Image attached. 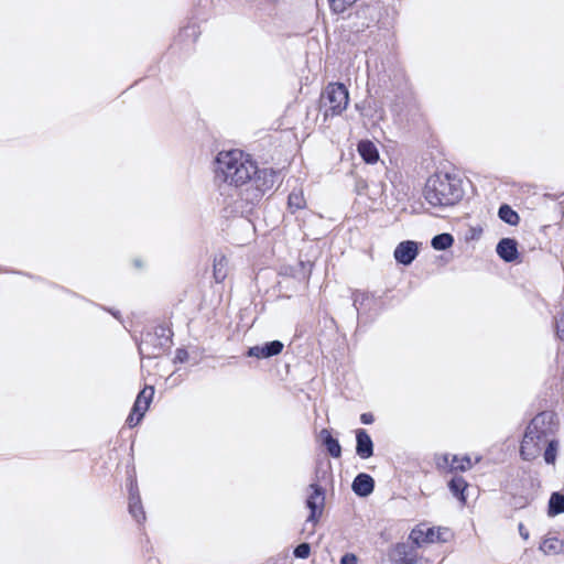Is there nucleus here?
Returning <instances> with one entry per match:
<instances>
[{
	"instance_id": "obj_1",
	"label": "nucleus",
	"mask_w": 564,
	"mask_h": 564,
	"mask_svg": "<svg viewBox=\"0 0 564 564\" xmlns=\"http://www.w3.org/2000/svg\"><path fill=\"white\" fill-rule=\"evenodd\" d=\"M215 181L221 195L232 198L237 213L248 214L274 185V172L259 170L241 150L220 151L214 160Z\"/></svg>"
},
{
	"instance_id": "obj_2",
	"label": "nucleus",
	"mask_w": 564,
	"mask_h": 564,
	"mask_svg": "<svg viewBox=\"0 0 564 564\" xmlns=\"http://www.w3.org/2000/svg\"><path fill=\"white\" fill-rule=\"evenodd\" d=\"M424 198L433 207H448L457 204L463 195L462 181L448 173L430 176L424 187Z\"/></svg>"
},
{
	"instance_id": "obj_3",
	"label": "nucleus",
	"mask_w": 564,
	"mask_h": 564,
	"mask_svg": "<svg viewBox=\"0 0 564 564\" xmlns=\"http://www.w3.org/2000/svg\"><path fill=\"white\" fill-rule=\"evenodd\" d=\"M171 345L170 330L158 327L154 333H147L139 344V352L142 358H158Z\"/></svg>"
},
{
	"instance_id": "obj_4",
	"label": "nucleus",
	"mask_w": 564,
	"mask_h": 564,
	"mask_svg": "<svg viewBox=\"0 0 564 564\" xmlns=\"http://www.w3.org/2000/svg\"><path fill=\"white\" fill-rule=\"evenodd\" d=\"M557 416L554 412L544 411L536 414L527 427L529 435H538L547 442L557 430Z\"/></svg>"
},
{
	"instance_id": "obj_5",
	"label": "nucleus",
	"mask_w": 564,
	"mask_h": 564,
	"mask_svg": "<svg viewBox=\"0 0 564 564\" xmlns=\"http://www.w3.org/2000/svg\"><path fill=\"white\" fill-rule=\"evenodd\" d=\"M324 105L332 115H340L348 106L349 94L344 84L334 83L326 87L324 93Z\"/></svg>"
},
{
	"instance_id": "obj_6",
	"label": "nucleus",
	"mask_w": 564,
	"mask_h": 564,
	"mask_svg": "<svg viewBox=\"0 0 564 564\" xmlns=\"http://www.w3.org/2000/svg\"><path fill=\"white\" fill-rule=\"evenodd\" d=\"M448 533L447 529L442 528H427L425 525H417L414 528L409 539L415 549L420 547L424 543H435L446 541L445 535Z\"/></svg>"
},
{
	"instance_id": "obj_7",
	"label": "nucleus",
	"mask_w": 564,
	"mask_h": 564,
	"mask_svg": "<svg viewBox=\"0 0 564 564\" xmlns=\"http://www.w3.org/2000/svg\"><path fill=\"white\" fill-rule=\"evenodd\" d=\"M308 489L311 492L306 499V506L310 509V516L307 517L306 521L315 524L323 513L325 505V491L317 484H311Z\"/></svg>"
},
{
	"instance_id": "obj_8",
	"label": "nucleus",
	"mask_w": 564,
	"mask_h": 564,
	"mask_svg": "<svg viewBox=\"0 0 564 564\" xmlns=\"http://www.w3.org/2000/svg\"><path fill=\"white\" fill-rule=\"evenodd\" d=\"M544 446V440L538 435H529L525 431L521 442L520 455L524 460H533L540 456Z\"/></svg>"
},
{
	"instance_id": "obj_9",
	"label": "nucleus",
	"mask_w": 564,
	"mask_h": 564,
	"mask_svg": "<svg viewBox=\"0 0 564 564\" xmlns=\"http://www.w3.org/2000/svg\"><path fill=\"white\" fill-rule=\"evenodd\" d=\"M391 560L393 564H421L417 552L410 543H399L395 545Z\"/></svg>"
},
{
	"instance_id": "obj_10",
	"label": "nucleus",
	"mask_w": 564,
	"mask_h": 564,
	"mask_svg": "<svg viewBox=\"0 0 564 564\" xmlns=\"http://www.w3.org/2000/svg\"><path fill=\"white\" fill-rule=\"evenodd\" d=\"M419 254V243L413 240L400 242L393 252L395 261L403 265H410Z\"/></svg>"
},
{
	"instance_id": "obj_11",
	"label": "nucleus",
	"mask_w": 564,
	"mask_h": 564,
	"mask_svg": "<svg viewBox=\"0 0 564 564\" xmlns=\"http://www.w3.org/2000/svg\"><path fill=\"white\" fill-rule=\"evenodd\" d=\"M129 512L139 523L145 520V512L141 503L138 485L134 479L130 480L129 486Z\"/></svg>"
},
{
	"instance_id": "obj_12",
	"label": "nucleus",
	"mask_w": 564,
	"mask_h": 564,
	"mask_svg": "<svg viewBox=\"0 0 564 564\" xmlns=\"http://www.w3.org/2000/svg\"><path fill=\"white\" fill-rule=\"evenodd\" d=\"M283 349V344L280 340H273L264 344L263 346H253L248 350L249 357L269 358L279 355Z\"/></svg>"
},
{
	"instance_id": "obj_13",
	"label": "nucleus",
	"mask_w": 564,
	"mask_h": 564,
	"mask_svg": "<svg viewBox=\"0 0 564 564\" xmlns=\"http://www.w3.org/2000/svg\"><path fill=\"white\" fill-rule=\"evenodd\" d=\"M356 442V453L360 458L367 459L373 455V443L366 430H357Z\"/></svg>"
},
{
	"instance_id": "obj_14",
	"label": "nucleus",
	"mask_w": 564,
	"mask_h": 564,
	"mask_svg": "<svg viewBox=\"0 0 564 564\" xmlns=\"http://www.w3.org/2000/svg\"><path fill=\"white\" fill-rule=\"evenodd\" d=\"M518 243L514 239L503 238L496 248L498 256L506 262H513L518 258Z\"/></svg>"
},
{
	"instance_id": "obj_15",
	"label": "nucleus",
	"mask_w": 564,
	"mask_h": 564,
	"mask_svg": "<svg viewBox=\"0 0 564 564\" xmlns=\"http://www.w3.org/2000/svg\"><path fill=\"white\" fill-rule=\"evenodd\" d=\"M351 488L357 496L367 497L373 491L375 481L370 475L361 473L354 479Z\"/></svg>"
},
{
	"instance_id": "obj_16",
	"label": "nucleus",
	"mask_w": 564,
	"mask_h": 564,
	"mask_svg": "<svg viewBox=\"0 0 564 564\" xmlns=\"http://www.w3.org/2000/svg\"><path fill=\"white\" fill-rule=\"evenodd\" d=\"M153 395V387H145L142 391H140L132 406L134 413L140 414V416H144L152 401Z\"/></svg>"
},
{
	"instance_id": "obj_17",
	"label": "nucleus",
	"mask_w": 564,
	"mask_h": 564,
	"mask_svg": "<svg viewBox=\"0 0 564 564\" xmlns=\"http://www.w3.org/2000/svg\"><path fill=\"white\" fill-rule=\"evenodd\" d=\"M319 438L332 457L338 458L341 455L339 442L334 438L327 429L319 432Z\"/></svg>"
},
{
	"instance_id": "obj_18",
	"label": "nucleus",
	"mask_w": 564,
	"mask_h": 564,
	"mask_svg": "<svg viewBox=\"0 0 564 564\" xmlns=\"http://www.w3.org/2000/svg\"><path fill=\"white\" fill-rule=\"evenodd\" d=\"M358 152L367 163H376L379 159V153L376 145L369 140H362L358 143Z\"/></svg>"
},
{
	"instance_id": "obj_19",
	"label": "nucleus",
	"mask_w": 564,
	"mask_h": 564,
	"mask_svg": "<svg viewBox=\"0 0 564 564\" xmlns=\"http://www.w3.org/2000/svg\"><path fill=\"white\" fill-rule=\"evenodd\" d=\"M214 278L217 283L223 282L228 272V260L225 256L220 254L214 259Z\"/></svg>"
},
{
	"instance_id": "obj_20",
	"label": "nucleus",
	"mask_w": 564,
	"mask_h": 564,
	"mask_svg": "<svg viewBox=\"0 0 564 564\" xmlns=\"http://www.w3.org/2000/svg\"><path fill=\"white\" fill-rule=\"evenodd\" d=\"M467 486L468 485H467L466 480L460 476L454 477L448 484V488H449L451 492L455 497H457L462 503L466 502V497H465L464 492H465Z\"/></svg>"
},
{
	"instance_id": "obj_21",
	"label": "nucleus",
	"mask_w": 564,
	"mask_h": 564,
	"mask_svg": "<svg viewBox=\"0 0 564 564\" xmlns=\"http://www.w3.org/2000/svg\"><path fill=\"white\" fill-rule=\"evenodd\" d=\"M544 446H545V449L543 453L544 462L549 465H555L556 456H557V452H558V447H560L558 441L551 437L547 440V442H544Z\"/></svg>"
},
{
	"instance_id": "obj_22",
	"label": "nucleus",
	"mask_w": 564,
	"mask_h": 564,
	"mask_svg": "<svg viewBox=\"0 0 564 564\" xmlns=\"http://www.w3.org/2000/svg\"><path fill=\"white\" fill-rule=\"evenodd\" d=\"M288 206L292 213L299 209H303L306 206V202L302 189H294L290 193Z\"/></svg>"
},
{
	"instance_id": "obj_23",
	"label": "nucleus",
	"mask_w": 564,
	"mask_h": 564,
	"mask_svg": "<svg viewBox=\"0 0 564 564\" xmlns=\"http://www.w3.org/2000/svg\"><path fill=\"white\" fill-rule=\"evenodd\" d=\"M540 549L545 554H558L563 551L564 544L557 538H547L542 542Z\"/></svg>"
},
{
	"instance_id": "obj_24",
	"label": "nucleus",
	"mask_w": 564,
	"mask_h": 564,
	"mask_svg": "<svg viewBox=\"0 0 564 564\" xmlns=\"http://www.w3.org/2000/svg\"><path fill=\"white\" fill-rule=\"evenodd\" d=\"M564 512V495L553 492L549 500V514L556 516Z\"/></svg>"
},
{
	"instance_id": "obj_25",
	"label": "nucleus",
	"mask_w": 564,
	"mask_h": 564,
	"mask_svg": "<svg viewBox=\"0 0 564 564\" xmlns=\"http://www.w3.org/2000/svg\"><path fill=\"white\" fill-rule=\"evenodd\" d=\"M454 243V238L451 234H440L433 237L431 245L435 250H446Z\"/></svg>"
},
{
	"instance_id": "obj_26",
	"label": "nucleus",
	"mask_w": 564,
	"mask_h": 564,
	"mask_svg": "<svg viewBox=\"0 0 564 564\" xmlns=\"http://www.w3.org/2000/svg\"><path fill=\"white\" fill-rule=\"evenodd\" d=\"M498 215L508 225L514 226L519 223V215L508 205L500 206Z\"/></svg>"
},
{
	"instance_id": "obj_27",
	"label": "nucleus",
	"mask_w": 564,
	"mask_h": 564,
	"mask_svg": "<svg viewBox=\"0 0 564 564\" xmlns=\"http://www.w3.org/2000/svg\"><path fill=\"white\" fill-rule=\"evenodd\" d=\"M473 466L471 459L469 456L465 455L462 457H458L457 455L452 456L451 460V471L459 470V471H466L470 469Z\"/></svg>"
},
{
	"instance_id": "obj_28",
	"label": "nucleus",
	"mask_w": 564,
	"mask_h": 564,
	"mask_svg": "<svg viewBox=\"0 0 564 564\" xmlns=\"http://www.w3.org/2000/svg\"><path fill=\"white\" fill-rule=\"evenodd\" d=\"M332 10L335 13L344 12L348 7L352 6L357 0H328Z\"/></svg>"
},
{
	"instance_id": "obj_29",
	"label": "nucleus",
	"mask_w": 564,
	"mask_h": 564,
	"mask_svg": "<svg viewBox=\"0 0 564 564\" xmlns=\"http://www.w3.org/2000/svg\"><path fill=\"white\" fill-rule=\"evenodd\" d=\"M452 456L449 454H441L435 457V464L438 469H448L451 471V460Z\"/></svg>"
},
{
	"instance_id": "obj_30",
	"label": "nucleus",
	"mask_w": 564,
	"mask_h": 564,
	"mask_svg": "<svg viewBox=\"0 0 564 564\" xmlns=\"http://www.w3.org/2000/svg\"><path fill=\"white\" fill-rule=\"evenodd\" d=\"M311 552V546L308 543H301L294 549V556L299 558L308 557Z\"/></svg>"
},
{
	"instance_id": "obj_31",
	"label": "nucleus",
	"mask_w": 564,
	"mask_h": 564,
	"mask_svg": "<svg viewBox=\"0 0 564 564\" xmlns=\"http://www.w3.org/2000/svg\"><path fill=\"white\" fill-rule=\"evenodd\" d=\"M555 328L557 337L564 341V312L555 318Z\"/></svg>"
},
{
	"instance_id": "obj_32",
	"label": "nucleus",
	"mask_w": 564,
	"mask_h": 564,
	"mask_svg": "<svg viewBox=\"0 0 564 564\" xmlns=\"http://www.w3.org/2000/svg\"><path fill=\"white\" fill-rule=\"evenodd\" d=\"M142 419H143V416H140V414L134 413V410H131V413L127 417L126 423L129 427H133V426L138 425Z\"/></svg>"
},
{
	"instance_id": "obj_33",
	"label": "nucleus",
	"mask_w": 564,
	"mask_h": 564,
	"mask_svg": "<svg viewBox=\"0 0 564 564\" xmlns=\"http://www.w3.org/2000/svg\"><path fill=\"white\" fill-rule=\"evenodd\" d=\"M188 358V354L185 349H177L176 350V354H175V357H174V362H185Z\"/></svg>"
},
{
	"instance_id": "obj_34",
	"label": "nucleus",
	"mask_w": 564,
	"mask_h": 564,
	"mask_svg": "<svg viewBox=\"0 0 564 564\" xmlns=\"http://www.w3.org/2000/svg\"><path fill=\"white\" fill-rule=\"evenodd\" d=\"M340 564H357V557L351 553H347L341 557Z\"/></svg>"
},
{
	"instance_id": "obj_35",
	"label": "nucleus",
	"mask_w": 564,
	"mask_h": 564,
	"mask_svg": "<svg viewBox=\"0 0 564 564\" xmlns=\"http://www.w3.org/2000/svg\"><path fill=\"white\" fill-rule=\"evenodd\" d=\"M360 421L364 424H371L373 422V415L371 413H362L360 416Z\"/></svg>"
},
{
	"instance_id": "obj_36",
	"label": "nucleus",
	"mask_w": 564,
	"mask_h": 564,
	"mask_svg": "<svg viewBox=\"0 0 564 564\" xmlns=\"http://www.w3.org/2000/svg\"><path fill=\"white\" fill-rule=\"evenodd\" d=\"M521 535L524 538V539H528L529 534L525 533V532H521Z\"/></svg>"
},
{
	"instance_id": "obj_37",
	"label": "nucleus",
	"mask_w": 564,
	"mask_h": 564,
	"mask_svg": "<svg viewBox=\"0 0 564 564\" xmlns=\"http://www.w3.org/2000/svg\"><path fill=\"white\" fill-rule=\"evenodd\" d=\"M357 303H358V299L356 297V299L354 300V305H355L356 307H357Z\"/></svg>"
}]
</instances>
